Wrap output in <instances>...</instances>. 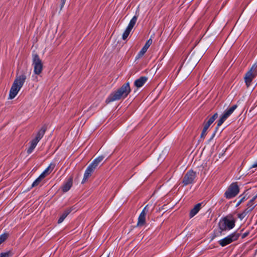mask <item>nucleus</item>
<instances>
[{"mask_svg": "<svg viewBox=\"0 0 257 257\" xmlns=\"http://www.w3.org/2000/svg\"><path fill=\"white\" fill-rule=\"evenodd\" d=\"M131 92L129 83H124L116 91L111 93L105 100L106 103L126 97Z\"/></svg>", "mask_w": 257, "mask_h": 257, "instance_id": "1", "label": "nucleus"}, {"mask_svg": "<svg viewBox=\"0 0 257 257\" xmlns=\"http://www.w3.org/2000/svg\"><path fill=\"white\" fill-rule=\"evenodd\" d=\"M26 79L25 74L17 76L14 80L9 93V99L14 98L22 87Z\"/></svg>", "mask_w": 257, "mask_h": 257, "instance_id": "2", "label": "nucleus"}, {"mask_svg": "<svg viewBox=\"0 0 257 257\" xmlns=\"http://www.w3.org/2000/svg\"><path fill=\"white\" fill-rule=\"evenodd\" d=\"M218 225L221 234L222 231L230 230L234 227L235 220L231 216H226L220 220Z\"/></svg>", "mask_w": 257, "mask_h": 257, "instance_id": "3", "label": "nucleus"}, {"mask_svg": "<svg viewBox=\"0 0 257 257\" xmlns=\"http://www.w3.org/2000/svg\"><path fill=\"white\" fill-rule=\"evenodd\" d=\"M32 65L34 67V72L36 75H39L43 70L42 60L37 54H33Z\"/></svg>", "mask_w": 257, "mask_h": 257, "instance_id": "4", "label": "nucleus"}, {"mask_svg": "<svg viewBox=\"0 0 257 257\" xmlns=\"http://www.w3.org/2000/svg\"><path fill=\"white\" fill-rule=\"evenodd\" d=\"M239 192V189L237 183H232L224 193V196L227 199H231L236 196Z\"/></svg>", "mask_w": 257, "mask_h": 257, "instance_id": "5", "label": "nucleus"}, {"mask_svg": "<svg viewBox=\"0 0 257 257\" xmlns=\"http://www.w3.org/2000/svg\"><path fill=\"white\" fill-rule=\"evenodd\" d=\"M256 75L257 64L255 63L252 65L250 70L246 73L244 76L245 82L247 87L250 86L252 79L255 77Z\"/></svg>", "mask_w": 257, "mask_h": 257, "instance_id": "6", "label": "nucleus"}, {"mask_svg": "<svg viewBox=\"0 0 257 257\" xmlns=\"http://www.w3.org/2000/svg\"><path fill=\"white\" fill-rule=\"evenodd\" d=\"M55 167V164L51 163L49 166L45 170V171L40 175V176L33 183L32 187L38 186L42 180L48 175L50 174Z\"/></svg>", "mask_w": 257, "mask_h": 257, "instance_id": "7", "label": "nucleus"}, {"mask_svg": "<svg viewBox=\"0 0 257 257\" xmlns=\"http://www.w3.org/2000/svg\"><path fill=\"white\" fill-rule=\"evenodd\" d=\"M240 236V233L234 232L224 238L220 239L218 243L221 246H225L231 242L238 239Z\"/></svg>", "mask_w": 257, "mask_h": 257, "instance_id": "8", "label": "nucleus"}, {"mask_svg": "<svg viewBox=\"0 0 257 257\" xmlns=\"http://www.w3.org/2000/svg\"><path fill=\"white\" fill-rule=\"evenodd\" d=\"M237 107V105H233L224 111L217 121V124L216 127V131L218 129V127L221 125L224 121L233 113V112L235 110V109H236Z\"/></svg>", "mask_w": 257, "mask_h": 257, "instance_id": "9", "label": "nucleus"}, {"mask_svg": "<svg viewBox=\"0 0 257 257\" xmlns=\"http://www.w3.org/2000/svg\"><path fill=\"white\" fill-rule=\"evenodd\" d=\"M237 107V105H233L224 111L217 121V124L216 127V131L218 129V127L221 125L224 121L233 113V112L235 110V109H236Z\"/></svg>", "mask_w": 257, "mask_h": 257, "instance_id": "10", "label": "nucleus"}, {"mask_svg": "<svg viewBox=\"0 0 257 257\" xmlns=\"http://www.w3.org/2000/svg\"><path fill=\"white\" fill-rule=\"evenodd\" d=\"M196 177V173L192 170H189L185 175L182 180V183L185 186L193 183Z\"/></svg>", "mask_w": 257, "mask_h": 257, "instance_id": "11", "label": "nucleus"}, {"mask_svg": "<svg viewBox=\"0 0 257 257\" xmlns=\"http://www.w3.org/2000/svg\"><path fill=\"white\" fill-rule=\"evenodd\" d=\"M150 205L147 204L140 214L137 223L138 226H143L146 223V216L149 212Z\"/></svg>", "mask_w": 257, "mask_h": 257, "instance_id": "12", "label": "nucleus"}, {"mask_svg": "<svg viewBox=\"0 0 257 257\" xmlns=\"http://www.w3.org/2000/svg\"><path fill=\"white\" fill-rule=\"evenodd\" d=\"M94 171V170L88 166L85 171L81 183L84 184L86 182Z\"/></svg>", "mask_w": 257, "mask_h": 257, "instance_id": "13", "label": "nucleus"}, {"mask_svg": "<svg viewBox=\"0 0 257 257\" xmlns=\"http://www.w3.org/2000/svg\"><path fill=\"white\" fill-rule=\"evenodd\" d=\"M47 130L46 126H43L41 129L37 133L36 137L34 139V140L39 142L40 140L43 138L44 136L46 131Z\"/></svg>", "mask_w": 257, "mask_h": 257, "instance_id": "14", "label": "nucleus"}, {"mask_svg": "<svg viewBox=\"0 0 257 257\" xmlns=\"http://www.w3.org/2000/svg\"><path fill=\"white\" fill-rule=\"evenodd\" d=\"M147 80L148 78L147 77L142 76L135 81L134 84L138 88L141 87L147 82Z\"/></svg>", "mask_w": 257, "mask_h": 257, "instance_id": "15", "label": "nucleus"}, {"mask_svg": "<svg viewBox=\"0 0 257 257\" xmlns=\"http://www.w3.org/2000/svg\"><path fill=\"white\" fill-rule=\"evenodd\" d=\"M72 186V178H69L62 187L63 192H67Z\"/></svg>", "mask_w": 257, "mask_h": 257, "instance_id": "16", "label": "nucleus"}, {"mask_svg": "<svg viewBox=\"0 0 257 257\" xmlns=\"http://www.w3.org/2000/svg\"><path fill=\"white\" fill-rule=\"evenodd\" d=\"M202 203H199L195 205L193 208H192L190 212V217L191 218L195 216L200 210Z\"/></svg>", "mask_w": 257, "mask_h": 257, "instance_id": "17", "label": "nucleus"}, {"mask_svg": "<svg viewBox=\"0 0 257 257\" xmlns=\"http://www.w3.org/2000/svg\"><path fill=\"white\" fill-rule=\"evenodd\" d=\"M254 207L255 205L253 204L251 205L249 208H246L242 213L238 214V217L240 219H242L248 212H250L254 208Z\"/></svg>", "mask_w": 257, "mask_h": 257, "instance_id": "18", "label": "nucleus"}, {"mask_svg": "<svg viewBox=\"0 0 257 257\" xmlns=\"http://www.w3.org/2000/svg\"><path fill=\"white\" fill-rule=\"evenodd\" d=\"M71 211V209H68L63 213V214L61 215L60 218H59L58 220V223H62L63 220L65 219V218L67 217V216L70 213Z\"/></svg>", "mask_w": 257, "mask_h": 257, "instance_id": "19", "label": "nucleus"}, {"mask_svg": "<svg viewBox=\"0 0 257 257\" xmlns=\"http://www.w3.org/2000/svg\"><path fill=\"white\" fill-rule=\"evenodd\" d=\"M38 142H37L36 141L34 140V139H33L30 143H31V145L30 146V147L29 148V149H28L27 150V153L28 154H31L34 150V149L35 148V147H36L37 144H38Z\"/></svg>", "mask_w": 257, "mask_h": 257, "instance_id": "20", "label": "nucleus"}, {"mask_svg": "<svg viewBox=\"0 0 257 257\" xmlns=\"http://www.w3.org/2000/svg\"><path fill=\"white\" fill-rule=\"evenodd\" d=\"M138 20V16H134L133 18L130 21L128 26L127 27V28L131 29V30L134 28V26L136 24L137 21Z\"/></svg>", "mask_w": 257, "mask_h": 257, "instance_id": "21", "label": "nucleus"}, {"mask_svg": "<svg viewBox=\"0 0 257 257\" xmlns=\"http://www.w3.org/2000/svg\"><path fill=\"white\" fill-rule=\"evenodd\" d=\"M131 31L132 30L131 29L126 28L125 31L124 32V33L122 34V38L123 40H125L127 38V37L130 35Z\"/></svg>", "mask_w": 257, "mask_h": 257, "instance_id": "22", "label": "nucleus"}, {"mask_svg": "<svg viewBox=\"0 0 257 257\" xmlns=\"http://www.w3.org/2000/svg\"><path fill=\"white\" fill-rule=\"evenodd\" d=\"M217 117H218V114H217V113H215V114H214V115L213 116H212L209 119V120H208L207 123H208L209 124L211 125L214 122V121L217 118Z\"/></svg>", "mask_w": 257, "mask_h": 257, "instance_id": "23", "label": "nucleus"}, {"mask_svg": "<svg viewBox=\"0 0 257 257\" xmlns=\"http://www.w3.org/2000/svg\"><path fill=\"white\" fill-rule=\"evenodd\" d=\"M8 236L9 234L7 233H4L0 235V244L7 239Z\"/></svg>", "mask_w": 257, "mask_h": 257, "instance_id": "24", "label": "nucleus"}, {"mask_svg": "<svg viewBox=\"0 0 257 257\" xmlns=\"http://www.w3.org/2000/svg\"><path fill=\"white\" fill-rule=\"evenodd\" d=\"M147 49L143 47L138 53L137 56L138 58L142 57L144 55V54L147 52Z\"/></svg>", "mask_w": 257, "mask_h": 257, "instance_id": "25", "label": "nucleus"}, {"mask_svg": "<svg viewBox=\"0 0 257 257\" xmlns=\"http://www.w3.org/2000/svg\"><path fill=\"white\" fill-rule=\"evenodd\" d=\"M153 42V40L151 38L149 39L147 42L146 43L145 46L143 47L146 49L148 50V49L149 48V47L152 45Z\"/></svg>", "mask_w": 257, "mask_h": 257, "instance_id": "26", "label": "nucleus"}, {"mask_svg": "<svg viewBox=\"0 0 257 257\" xmlns=\"http://www.w3.org/2000/svg\"><path fill=\"white\" fill-rule=\"evenodd\" d=\"M99 164H98L97 162H96L94 160H93V161L89 165V166L95 170Z\"/></svg>", "mask_w": 257, "mask_h": 257, "instance_id": "27", "label": "nucleus"}, {"mask_svg": "<svg viewBox=\"0 0 257 257\" xmlns=\"http://www.w3.org/2000/svg\"><path fill=\"white\" fill-rule=\"evenodd\" d=\"M99 164H98L97 162H96L94 160H93V161L89 165V166L95 170Z\"/></svg>", "mask_w": 257, "mask_h": 257, "instance_id": "28", "label": "nucleus"}, {"mask_svg": "<svg viewBox=\"0 0 257 257\" xmlns=\"http://www.w3.org/2000/svg\"><path fill=\"white\" fill-rule=\"evenodd\" d=\"M11 256V253L10 251L2 252L0 254V257H10Z\"/></svg>", "mask_w": 257, "mask_h": 257, "instance_id": "29", "label": "nucleus"}, {"mask_svg": "<svg viewBox=\"0 0 257 257\" xmlns=\"http://www.w3.org/2000/svg\"><path fill=\"white\" fill-rule=\"evenodd\" d=\"M256 198H257V194L248 203V204H247L248 207L247 208H249V207H250L251 206V205H252V204L253 205H254L253 201Z\"/></svg>", "mask_w": 257, "mask_h": 257, "instance_id": "30", "label": "nucleus"}, {"mask_svg": "<svg viewBox=\"0 0 257 257\" xmlns=\"http://www.w3.org/2000/svg\"><path fill=\"white\" fill-rule=\"evenodd\" d=\"M104 159V157L103 156H99L94 160L99 164Z\"/></svg>", "mask_w": 257, "mask_h": 257, "instance_id": "31", "label": "nucleus"}, {"mask_svg": "<svg viewBox=\"0 0 257 257\" xmlns=\"http://www.w3.org/2000/svg\"><path fill=\"white\" fill-rule=\"evenodd\" d=\"M104 159V157L103 156H99L94 160L99 164Z\"/></svg>", "mask_w": 257, "mask_h": 257, "instance_id": "32", "label": "nucleus"}, {"mask_svg": "<svg viewBox=\"0 0 257 257\" xmlns=\"http://www.w3.org/2000/svg\"><path fill=\"white\" fill-rule=\"evenodd\" d=\"M242 195H240V197H241L240 198V199L239 200V201L237 202V204H236V206H239L242 202L244 201V200H245V197L243 196V197H242Z\"/></svg>", "mask_w": 257, "mask_h": 257, "instance_id": "33", "label": "nucleus"}, {"mask_svg": "<svg viewBox=\"0 0 257 257\" xmlns=\"http://www.w3.org/2000/svg\"><path fill=\"white\" fill-rule=\"evenodd\" d=\"M206 132L207 130H204L203 128L202 132L201 133V134L200 135L201 138H204L205 136L206 135Z\"/></svg>", "mask_w": 257, "mask_h": 257, "instance_id": "34", "label": "nucleus"}, {"mask_svg": "<svg viewBox=\"0 0 257 257\" xmlns=\"http://www.w3.org/2000/svg\"><path fill=\"white\" fill-rule=\"evenodd\" d=\"M210 125L207 123V122L204 124L203 129L206 130L207 131L208 127H209Z\"/></svg>", "mask_w": 257, "mask_h": 257, "instance_id": "35", "label": "nucleus"}, {"mask_svg": "<svg viewBox=\"0 0 257 257\" xmlns=\"http://www.w3.org/2000/svg\"><path fill=\"white\" fill-rule=\"evenodd\" d=\"M66 0H61V9H62L64 5H65Z\"/></svg>", "mask_w": 257, "mask_h": 257, "instance_id": "36", "label": "nucleus"}, {"mask_svg": "<svg viewBox=\"0 0 257 257\" xmlns=\"http://www.w3.org/2000/svg\"><path fill=\"white\" fill-rule=\"evenodd\" d=\"M257 167V162L255 163H254L253 165H252V167Z\"/></svg>", "mask_w": 257, "mask_h": 257, "instance_id": "37", "label": "nucleus"}, {"mask_svg": "<svg viewBox=\"0 0 257 257\" xmlns=\"http://www.w3.org/2000/svg\"><path fill=\"white\" fill-rule=\"evenodd\" d=\"M107 257H108V256H107Z\"/></svg>", "mask_w": 257, "mask_h": 257, "instance_id": "38", "label": "nucleus"}]
</instances>
